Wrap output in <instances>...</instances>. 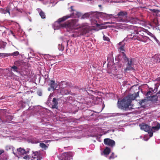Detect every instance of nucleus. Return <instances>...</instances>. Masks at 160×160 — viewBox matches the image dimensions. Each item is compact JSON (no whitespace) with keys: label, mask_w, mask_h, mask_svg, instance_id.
I'll list each match as a JSON object with an SVG mask.
<instances>
[{"label":"nucleus","mask_w":160,"mask_h":160,"mask_svg":"<svg viewBox=\"0 0 160 160\" xmlns=\"http://www.w3.org/2000/svg\"><path fill=\"white\" fill-rule=\"evenodd\" d=\"M139 92L138 91L136 93L129 94L124 98L122 100H118L117 103L118 108L125 111L131 110L132 108L129 107L131 106L132 102L139 96Z\"/></svg>","instance_id":"f257e3e1"},{"label":"nucleus","mask_w":160,"mask_h":160,"mask_svg":"<svg viewBox=\"0 0 160 160\" xmlns=\"http://www.w3.org/2000/svg\"><path fill=\"white\" fill-rule=\"evenodd\" d=\"M131 37L129 38L133 40H137L144 42H146L149 38L147 37L143 36L141 35H138V32L134 30V32H131Z\"/></svg>","instance_id":"f03ea898"},{"label":"nucleus","mask_w":160,"mask_h":160,"mask_svg":"<svg viewBox=\"0 0 160 160\" xmlns=\"http://www.w3.org/2000/svg\"><path fill=\"white\" fill-rule=\"evenodd\" d=\"M79 28H81V29L78 31V36L85 35L89 32L91 30L90 27L87 23L82 24L79 26Z\"/></svg>","instance_id":"7ed1b4c3"},{"label":"nucleus","mask_w":160,"mask_h":160,"mask_svg":"<svg viewBox=\"0 0 160 160\" xmlns=\"http://www.w3.org/2000/svg\"><path fill=\"white\" fill-rule=\"evenodd\" d=\"M140 128L146 132H148L150 137L153 136V133L151 129V127L147 124L142 123L139 125Z\"/></svg>","instance_id":"20e7f679"},{"label":"nucleus","mask_w":160,"mask_h":160,"mask_svg":"<svg viewBox=\"0 0 160 160\" xmlns=\"http://www.w3.org/2000/svg\"><path fill=\"white\" fill-rule=\"evenodd\" d=\"M30 150L29 149L25 150L24 148H19L17 149L18 153L14 152L13 150V153L16 156L18 157V154H19L20 155H23L29 153Z\"/></svg>","instance_id":"39448f33"},{"label":"nucleus","mask_w":160,"mask_h":160,"mask_svg":"<svg viewBox=\"0 0 160 160\" xmlns=\"http://www.w3.org/2000/svg\"><path fill=\"white\" fill-rule=\"evenodd\" d=\"M78 20L76 19L68 21L63 24L61 25V27L68 28H72L77 25L76 23Z\"/></svg>","instance_id":"423d86ee"},{"label":"nucleus","mask_w":160,"mask_h":160,"mask_svg":"<svg viewBox=\"0 0 160 160\" xmlns=\"http://www.w3.org/2000/svg\"><path fill=\"white\" fill-rule=\"evenodd\" d=\"M31 159L32 160H41L42 158V155L40 151H32V153L31 157Z\"/></svg>","instance_id":"0eeeda50"},{"label":"nucleus","mask_w":160,"mask_h":160,"mask_svg":"<svg viewBox=\"0 0 160 160\" xmlns=\"http://www.w3.org/2000/svg\"><path fill=\"white\" fill-rule=\"evenodd\" d=\"M72 156V152H69L63 153L61 156V158L62 160H70Z\"/></svg>","instance_id":"6e6552de"},{"label":"nucleus","mask_w":160,"mask_h":160,"mask_svg":"<svg viewBox=\"0 0 160 160\" xmlns=\"http://www.w3.org/2000/svg\"><path fill=\"white\" fill-rule=\"evenodd\" d=\"M27 97V95H23V96H22V98L23 100L20 101L19 105L22 108H25L26 106V103L28 104L30 100L29 99L27 98L26 99L25 98H24L25 97Z\"/></svg>","instance_id":"1a4fd4ad"},{"label":"nucleus","mask_w":160,"mask_h":160,"mask_svg":"<svg viewBox=\"0 0 160 160\" xmlns=\"http://www.w3.org/2000/svg\"><path fill=\"white\" fill-rule=\"evenodd\" d=\"M104 143L105 145L109 146L111 147H113L115 145V142L113 140L109 138L104 139Z\"/></svg>","instance_id":"9d476101"},{"label":"nucleus","mask_w":160,"mask_h":160,"mask_svg":"<svg viewBox=\"0 0 160 160\" xmlns=\"http://www.w3.org/2000/svg\"><path fill=\"white\" fill-rule=\"evenodd\" d=\"M58 92L61 95H64L70 94L71 91L66 88H61L58 90Z\"/></svg>","instance_id":"9b49d317"},{"label":"nucleus","mask_w":160,"mask_h":160,"mask_svg":"<svg viewBox=\"0 0 160 160\" xmlns=\"http://www.w3.org/2000/svg\"><path fill=\"white\" fill-rule=\"evenodd\" d=\"M58 100L56 99V98H54L52 100V108L53 109L56 108L57 109L58 108Z\"/></svg>","instance_id":"f8f14e48"},{"label":"nucleus","mask_w":160,"mask_h":160,"mask_svg":"<svg viewBox=\"0 0 160 160\" xmlns=\"http://www.w3.org/2000/svg\"><path fill=\"white\" fill-rule=\"evenodd\" d=\"M71 8L72 9V11H73L72 13V16L75 17H79L81 16L82 15L81 13L80 12H77L74 10L73 9V7L72 6L71 7Z\"/></svg>","instance_id":"ddd939ff"},{"label":"nucleus","mask_w":160,"mask_h":160,"mask_svg":"<svg viewBox=\"0 0 160 160\" xmlns=\"http://www.w3.org/2000/svg\"><path fill=\"white\" fill-rule=\"evenodd\" d=\"M157 125L156 126H153L151 129L152 130V132L153 133V132H154L155 131H158L160 128V124L158 122H157Z\"/></svg>","instance_id":"4468645a"},{"label":"nucleus","mask_w":160,"mask_h":160,"mask_svg":"<svg viewBox=\"0 0 160 160\" xmlns=\"http://www.w3.org/2000/svg\"><path fill=\"white\" fill-rule=\"evenodd\" d=\"M147 99L148 100L154 102H157L158 100L157 96H156V95L148 96L147 97Z\"/></svg>","instance_id":"2eb2a0df"},{"label":"nucleus","mask_w":160,"mask_h":160,"mask_svg":"<svg viewBox=\"0 0 160 160\" xmlns=\"http://www.w3.org/2000/svg\"><path fill=\"white\" fill-rule=\"evenodd\" d=\"M48 85L50 86L51 88L53 90L56 89V84L55 81L52 80H50Z\"/></svg>","instance_id":"dca6fc26"},{"label":"nucleus","mask_w":160,"mask_h":160,"mask_svg":"<svg viewBox=\"0 0 160 160\" xmlns=\"http://www.w3.org/2000/svg\"><path fill=\"white\" fill-rule=\"evenodd\" d=\"M111 152L110 149L108 147H106L105 148L103 151V154L105 155H108Z\"/></svg>","instance_id":"f3484780"},{"label":"nucleus","mask_w":160,"mask_h":160,"mask_svg":"<svg viewBox=\"0 0 160 160\" xmlns=\"http://www.w3.org/2000/svg\"><path fill=\"white\" fill-rule=\"evenodd\" d=\"M70 17V16H65L61 18H60L58 19V20L57 21V22L60 25V23L63 21H64L66 19Z\"/></svg>","instance_id":"a211bd4d"},{"label":"nucleus","mask_w":160,"mask_h":160,"mask_svg":"<svg viewBox=\"0 0 160 160\" xmlns=\"http://www.w3.org/2000/svg\"><path fill=\"white\" fill-rule=\"evenodd\" d=\"M125 44H123L121 46H120L118 48V51L120 52L123 53H124L125 52Z\"/></svg>","instance_id":"6ab92c4d"},{"label":"nucleus","mask_w":160,"mask_h":160,"mask_svg":"<svg viewBox=\"0 0 160 160\" xmlns=\"http://www.w3.org/2000/svg\"><path fill=\"white\" fill-rule=\"evenodd\" d=\"M154 58V62H160V55L156 54L153 57Z\"/></svg>","instance_id":"aec40b11"},{"label":"nucleus","mask_w":160,"mask_h":160,"mask_svg":"<svg viewBox=\"0 0 160 160\" xmlns=\"http://www.w3.org/2000/svg\"><path fill=\"white\" fill-rule=\"evenodd\" d=\"M133 66L131 65H128L127 67L124 69L125 72H126L128 71L134 70Z\"/></svg>","instance_id":"412c9836"},{"label":"nucleus","mask_w":160,"mask_h":160,"mask_svg":"<svg viewBox=\"0 0 160 160\" xmlns=\"http://www.w3.org/2000/svg\"><path fill=\"white\" fill-rule=\"evenodd\" d=\"M0 12H1L2 13L6 14L7 13H8L9 14L10 13L9 12V9L8 8H7L6 10L4 9H3L1 8L0 9Z\"/></svg>","instance_id":"4be33fe9"},{"label":"nucleus","mask_w":160,"mask_h":160,"mask_svg":"<svg viewBox=\"0 0 160 160\" xmlns=\"http://www.w3.org/2000/svg\"><path fill=\"white\" fill-rule=\"evenodd\" d=\"M40 146L43 149V150H47L48 149V146L46 145L44 143H40Z\"/></svg>","instance_id":"5701e85b"},{"label":"nucleus","mask_w":160,"mask_h":160,"mask_svg":"<svg viewBox=\"0 0 160 160\" xmlns=\"http://www.w3.org/2000/svg\"><path fill=\"white\" fill-rule=\"evenodd\" d=\"M127 13L125 12H120L118 14V15L119 16H125L127 15Z\"/></svg>","instance_id":"b1692460"},{"label":"nucleus","mask_w":160,"mask_h":160,"mask_svg":"<svg viewBox=\"0 0 160 160\" xmlns=\"http://www.w3.org/2000/svg\"><path fill=\"white\" fill-rule=\"evenodd\" d=\"M150 11H151L152 12L155 13L156 15L157 16L159 13V11L155 9H149Z\"/></svg>","instance_id":"393cba45"},{"label":"nucleus","mask_w":160,"mask_h":160,"mask_svg":"<svg viewBox=\"0 0 160 160\" xmlns=\"http://www.w3.org/2000/svg\"><path fill=\"white\" fill-rule=\"evenodd\" d=\"M39 15L42 19H44L46 18V15L45 13L41 10L39 12Z\"/></svg>","instance_id":"a878e982"},{"label":"nucleus","mask_w":160,"mask_h":160,"mask_svg":"<svg viewBox=\"0 0 160 160\" xmlns=\"http://www.w3.org/2000/svg\"><path fill=\"white\" fill-rule=\"evenodd\" d=\"M122 58L124 60V61L126 62L128 61L129 59L128 58L125 54V53H122Z\"/></svg>","instance_id":"bb28decb"},{"label":"nucleus","mask_w":160,"mask_h":160,"mask_svg":"<svg viewBox=\"0 0 160 160\" xmlns=\"http://www.w3.org/2000/svg\"><path fill=\"white\" fill-rule=\"evenodd\" d=\"M19 54V52L18 51H16L13 53H12L11 54H9V55L8 56H17Z\"/></svg>","instance_id":"cd10ccee"},{"label":"nucleus","mask_w":160,"mask_h":160,"mask_svg":"<svg viewBox=\"0 0 160 160\" xmlns=\"http://www.w3.org/2000/svg\"><path fill=\"white\" fill-rule=\"evenodd\" d=\"M58 48L60 51H62L64 49V47L62 44H59L58 46Z\"/></svg>","instance_id":"c85d7f7f"},{"label":"nucleus","mask_w":160,"mask_h":160,"mask_svg":"<svg viewBox=\"0 0 160 160\" xmlns=\"http://www.w3.org/2000/svg\"><path fill=\"white\" fill-rule=\"evenodd\" d=\"M117 157V156H115V154L113 152H112V154H111L109 158V159H113L116 157Z\"/></svg>","instance_id":"c756f323"},{"label":"nucleus","mask_w":160,"mask_h":160,"mask_svg":"<svg viewBox=\"0 0 160 160\" xmlns=\"http://www.w3.org/2000/svg\"><path fill=\"white\" fill-rule=\"evenodd\" d=\"M3 157L2 158V160H8V156L6 154H3Z\"/></svg>","instance_id":"7c9ffc66"},{"label":"nucleus","mask_w":160,"mask_h":160,"mask_svg":"<svg viewBox=\"0 0 160 160\" xmlns=\"http://www.w3.org/2000/svg\"><path fill=\"white\" fill-rule=\"evenodd\" d=\"M132 58L130 59L129 60H128V65H131L133 66L132 63Z\"/></svg>","instance_id":"2f4dec72"},{"label":"nucleus","mask_w":160,"mask_h":160,"mask_svg":"<svg viewBox=\"0 0 160 160\" xmlns=\"http://www.w3.org/2000/svg\"><path fill=\"white\" fill-rule=\"evenodd\" d=\"M9 54H5V53H0V57H5L6 56H8Z\"/></svg>","instance_id":"473e14b6"},{"label":"nucleus","mask_w":160,"mask_h":160,"mask_svg":"<svg viewBox=\"0 0 160 160\" xmlns=\"http://www.w3.org/2000/svg\"><path fill=\"white\" fill-rule=\"evenodd\" d=\"M11 68L14 71L17 72L18 71V68L15 66H13L11 67Z\"/></svg>","instance_id":"72a5a7b5"},{"label":"nucleus","mask_w":160,"mask_h":160,"mask_svg":"<svg viewBox=\"0 0 160 160\" xmlns=\"http://www.w3.org/2000/svg\"><path fill=\"white\" fill-rule=\"evenodd\" d=\"M13 148V147L12 146H7L5 147V149L6 150L8 151L11 149V148Z\"/></svg>","instance_id":"f704fd0d"},{"label":"nucleus","mask_w":160,"mask_h":160,"mask_svg":"<svg viewBox=\"0 0 160 160\" xmlns=\"http://www.w3.org/2000/svg\"><path fill=\"white\" fill-rule=\"evenodd\" d=\"M103 39L105 41H110L109 38L108 37L105 36V35H104L103 37Z\"/></svg>","instance_id":"c9c22d12"},{"label":"nucleus","mask_w":160,"mask_h":160,"mask_svg":"<svg viewBox=\"0 0 160 160\" xmlns=\"http://www.w3.org/2000/svg\"><path fill=\"white\" fill-rule=\"evenodd\" d=\"M87 17V14H85L83 15H82L81 17V19H84L86 18Z\"/></svg>","instance_id":"e433bc0d"},{"label":"nucleus","mask_w":160,"mask_h":160,"mask_svg":"<svg viewBox=\"0 0 160 160\" xmlns=\"http://www.w3.org/2000/svg\"><path fill=\"white\" fill-rule=\"evenodd\" d=\"M156 96H157V98H160V90L157 93Z\"/></svg>","instance_id":"4c0bfd02"},{"label":"nucleus","mask_w":160,"mask_h":160,"mask_svg":"<svg viewBox=\"0 0 160 160\" xmlns=\"http://www.w3.org/2000/svg\"><path fill=\"white\" fill-rule=\"evenodd\" d=\"M23 158L25 159H28L29 158V157L28 155H26L23 157Z\"/></svg>","instance_id":"58836bf2"},{"label":"nucleus","mask_w":160,"mask_h":160,"mask_svg":"<svg viewBox=\"0 0 160 160\" xmlns=\"http://www.w3.org/2000/svg\"><path fill=\"white\" fill-rule=\"evenodd\" d=\"M37 94L39 96H41L42 95V92L40 91H38L37 92Z\"/></svg>","instance_id":"ea45409f"},{"label":"nucleus","mask_w":160,"mask_h":160,"mask_svg":"<svg viewBox=\"0 0 160 160\" xmlns=\"http://www.w3.org/2000/svg\"><path fill=\"white\" fill-rule=\"evenodd\" d=\"M17 63L20 64V65L21 64H24V63H23L22 61H18L17 62Z\"/></svg>","instance_id":"a19ab883"},{"label":"nucleus","mask_w":160,"mask_h":160,"mask_svg":"<svg viewBox=\"0 0 160 160\" xmlns=\"http://www.w3.org/2000/svg\"><path fill=\"white\" fill-rule=\"evenodd\" d=\"M156 91H157V89H158V88H155H155H154V90H152V92L155 93V92H156V91H155V90H156Z\"/></svg>","instance_id":"79ce46f5"},{"label":"nucleus","mask_w":160,"mask_h":160,"mask_svg":"<svg viewBox=\"0 0 160 160\" xmlns=\"http://www.w3.org/2000/svg\"><path fill=\"white\" fill-rule=\"evenodd\" d=\"M118 114L119 115H128L127 113H118Z\"/></svg>","instance_id":"37998d69"},{"label":"nucleus","mask_w":160,"mask_h":160,"mask_svg":"<svg viewBox=\"0 0 160 160\" xmlns=\"http://www.w3.org/2000/svg\"><path fill=\"white\" fill-rule=\"evenodd\" d=\"M123 44H125V43H124V42H119L118 43V45L119 46H121L122 45H123Z\"/></svg>","instance_id":"c03bdc74"},{"label":"nucleus","mask_w":160,"mask_h":160,"mask_svg":"<svg viewBox=\"0 0 160 160\" xmlns=\"http://www.w3.org/2000/svg\"><path fill=\"white\" fill-rule=\"evenodd\" d=\"M146 101V99H143V100H141V101H140V103L141 104H142V103H143V102H145Z\"/></svg>","instance_id":"a18cd8bd"},{"label":"nucleus","mask_w":160,"mask_h":160,"mask_svg":"<svg viewBox=\"0 0 160 160\" xmlns=\"http://www.w3.org/2000/svg\"><path fill=\"white\" fill-rule=\"evenodd\" d=\"M151 93V91L150 90L149 91H148L147 93V94H146V95L147 96H148L150 94V93Z\"/></svg>","instance_id":"49530a36"},{"label":"nucleus","mask_w":160,"mask_h":160,"mask_svg":"<svg viewBox=\"0 0 160 160\" xmlns=\"http://www.w3.org/2000/svg\"><path fill=\"white\" fill-rule=\"evenodd\" d=\"M4 150H0V156L2 153H4Z\"/></svg>","instance_id":"de8ad7c7"},{"label":"nucleus","mask_w":160,"mask_h":160,"mask_svg":"<svg viewBox=\"0 0 160 160\" xmlns=\"http://www.w3.org/2000/svg\"><path fill=\"white\" fill-rule=\"evenodd\" d=\"M66 84V82H64V81H62V82H61V83L60 84H61H61L63 85V84Z\"/></svg>","instance_id":"09e8293b"},{"label":"nucleus","mask_w":160,"mask_h":160,"mask_svg":"<svg viewBox=\"0 0 160 160\" xmlns=\"http://www.w3.org/2000/svg\"><path fill=\"white\" fill-rule=\"evenodd\" d=\"M100 14H101V15H102L103 14H106V13H103V12H100Z\"/></svg>","instance_id":"8fccbe9b"},{"label":"nucleus","mask_w":160,"mask_h":160,"mask_svg":"<svg viewBox=\"0 0 160 160\" xmlns=\"http://www.w3.org/2000/svg\"><path fill=\"white\" fill-rule=\"evenodd\" d=\"M8 117H10V118H11V119H12V117H11V116H8Z\"/></svg>","instance_id":"3c124183"},{"label":"nucleus","mask_w":160,"mask_h":160,"mask_svg":"<svg viewBox=\"0 0 160 160\" xmlns=\"http://www.w3.org/2000/svg\"><path fill=\"white\" fill-rule=\"evenodd\" d=\"M98 7L100 8H101L102 7V6H101V5H98Z\"/></svg>","instance_id":"603ef678"},{"label":"nucleus","mask_w":160,"mask_h":160,"mask_svg":"<svg viewBox=\"0 0 160 160\" xmlns=\"http://www.w3.org/2000/svg\"><path fill=\"white\" fill-rule=\"evenodd\" d=\"M100 26V25H99V24H97V26Z\"/></svg>","instance_id":"864d4df0"},{"label":"nucleus","mask_w":160,"mask_h":160,"mask_svg":"<svg viewBox=\"0 0 160 160\" xmlns=\"http://www.w3.org/2000/svg\"><path fill=\"white\" fill-rule=\"evenodd\" d=\"M50 141H47L45 142L46 143H47L48 142H50Z\"/></svg>","instance_id":"5fc2aeb1"},{"label":"nucleus","mask_w":160,"mask_h":160,"mask_svg":"<svg viewBox=\"0 0 160 160\" xmlns=\"http://www.w3.org/2000/svg\"><path fill=\"white\" fill-rule=\"evenodd\" d=\"M11 32L12 34H13L12 31H11Z\"/></svg>","instance_id":"6e6d98bb"},{"label":"nucleus","mask_w":160,"mask_h":160,"mask_svg":"<svg viewBox=\"0 0 160 160\" xmlns=\"http://www.w3.org/2000/svg\"><path fill=\"white\" fill-rule=\"evenodd\" d=\"M64 148H65H65H66V147H64Z\"/></svg>","instance_id":"4d7b16f0"},{"label":"nucleus","mask_w":160,"mask_h":160,"mask_svg":"<svg viewBox=\"0 0 160 160\" xmlns=\"http://www.w3.org/2000/svg\"><path fill=\"white\" fill-rule=\"evenodd\" d=\"M159 78H160V77H159Z\"/></svg>","instance_id":"13d9d810"}]
</instances>
